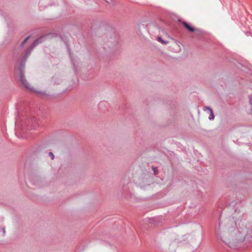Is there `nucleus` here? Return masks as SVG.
Listing matches in <instances>:
<instances>
[{
	"label": "nucleus",
	"instance_id": "9",
	"mask_svg": "<svg viewBox=\"0 0 252 252\" xmlns=\"http://www.w3.org/2000/svg\"><path fill=\"white\" fill-rule=\"evenodd\" d=\"M49 155L50 156L51 159H53L54 158V156L52 152H50Z\"/></svg>",
	"mask_w": 252,
	"mask_h": 252
},
{
	"label": "nucleus",
	"instance_id": "8",
	"mask_svg": "<svg viewBox=\"0 0 252 252\" xmlns=\"http://www.w3.org/2000/svg\"><path fill=\"white\" fill-rule=\"evenodd\" d=\"M30 38V36L27 37L24 41L22 42L21 46H23L24 44L27 41V40Z\"/></svg>",
	"mask_w": 252,
	"mask_h": 252
},
{
	"label": "nucleus",
	"instance_id": "7",
	"mask_svg": "<svg viewBox=\"0 0 252 252\" xmlns=\"http://www.w3.org/2000/svg\"><path fill=\"white\" fill-rule=\"evenodd\" d=\"M153 171L154 172V174L155 175H157L158 174V171H157V168L155 167H153Z\"/></svg>",
	"mask_w": 252,
	"mask_h": 252
},
{
	"label": "nucleus",
	"instance_id": "3",
	"mask_svg": "<svg viewBox=\"0 0 252 252\" xmlns=\"http://www.w3.org/2000/svg\"><path fill=\"white\" fill-rule=\"evenodd\" d=\"M204 111H206L207 110H208L210 111V114L209 119L210 120H213L214 119V115L213 114V112L212 109L211 108L208 107H205L204 108Z\"/></svg>",
	"mask_w": 252,
	"mask_h": 252
},
{
	"label": "nucleus",
	"instance_id": "5",
	"mask_svg": "<svg viewBox=\"0 0 252 252\" xmlns=\"http://www.w3.org/2000/svg\"><path fill=\"white\" fill-rule=\"evenodd\" d=\"M245 241L247 242L250 240V243H252V235L251 236L247 235L244 238Z\"/></svg>",
	"mask_w": 252,
	"mask_h": 252
},
{
	"label": "nucleus",
	"instance_id": "1",
	"mask_svg": "<svg viewBox=\"0 0 252 252\" xmlns=\"http://www.w3.org/2000/svg\"><path fill=\"white\" fill-rule=\"evenodd\" d=\"M43 37L40 38L39 39H38L34 41L32 44L27 49L25 55L23 57V59L24 61H26V59L29 56L30 53L32 50V49L38 45V44L40 42H42L41 38Z\"/></svg>",
	"mask_w": 252,
	"mask_h": 252
},
{
	"label": "nucleus",
	"instance_id": "2",
	"mask_svg": "<svg viewBox=\"0 0 252 252\" xmlns=\"http://www.w3.org/2000/svg\"><path fill=\"white\" fill-rule=\"evenodd\" d=\"M20 81L23 84V85L28 89H31V88L30 87V85L26 79L24 77V76L22 72H20Z\"/></svg>",
	"mask_w": 252,
	"mask_h": 252
},
{
	"label": "nucleus",
	"instance_id": "6",
	"mask_svg": "<svg viewBox=\"0 0 252 252\" xmlns=\"http://www.w3.org/2000/svg\"><path fill=\"white\" fill-rule=\"evenodd\" d=\"M158 41H159V42L162 43H164L165 44H167V42H166V41H164V40H163L160 37H158Z\"/></svg>",
	"mask_w": 252,
	"mask_h": 252
},
{
	"label": "nucleus",
	"instance_id": "10",
	"mask_svg": "<svg viewBox=\"0 0 252 252\" xmlns=\"http://www.w3.org/2000/svg\"><path fill=\"white\" fill-rule=\"evenodd\" d=\"M3 233L4 234L5 232V229L4 228H3Z\"/></svg>",
	"mask_w": 252,
	"mask_h": 252
},
{
	"label": "nucleus",
	"instance_id": "4",
	"mask_svg": "<svg viewBox=\"0 0 252 252\" xmlns=\"http://www.w3.org/2000/svg\"><path fill=\"white\" fill-rule=\"evenodd\" d=\"M183 25H184L185 27L186 28H187L189 31L190 32H193L194 31V28L191 27L189 24H188V23H187L186 22H184L183 23Z\"/></svg>",
	"mask_w": 252,
	"mask_h": 252
}]
</instances>
